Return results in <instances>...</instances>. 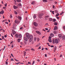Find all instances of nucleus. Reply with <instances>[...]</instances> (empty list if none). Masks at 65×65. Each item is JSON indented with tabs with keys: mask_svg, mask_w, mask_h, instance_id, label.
<instances>
[{
	"mask_svg": "<svg viewBox=\"0 0 65 65\" xmlns=\"http://www.w3.org/2000/svg\"><path fill=\"white\" fill-rule=\"evenodd\" d=\"M25 51H28L29 52V51H30V49H26L25 50Z\"/></svg>",
	"mask_w": 65,
	"mask_h": 65,
	"instance_id": "4be33fe9",
	"label": "nucleus"
},
{
	"mask_svg": "<svg viewBox=\"0 0 65 65\" xmlns=\"http://www.w3.org/2000/svg\"><path fill=\"white\" fill-rule=\"evenodd\" d=\"M48 25V23H46L45 24V26H47Z\"/></svg>",
	"mask_w": 65,
	"mask_h": 65,
	"instance_id": "864d4df0",
	"label": "nucleus"
},
{
	"mask_svg": "<svg viewBox=\"0 0 65 65\" xmlns=\"http://www.w3.org/2000/svg\"><path fill=\"white\" fill-rule=\"evenodd\" d=\"M37 40L38 41H39V40H40V39L39 38H38L37 39Z\"/></svg>",
	"mask_w": 65,
	"mask_h": 65,
	"instance_id": "c9c22d12",
	"label": "nucleus"
},
{
	"mask_svg": "<svg viewBox=\"0 0 65 65\" xmlns=\"http://www.w3.org/2000/svg\"><path fill=\"white\" fill-rule=\"evenodd\" d=\"M36 39H37L36 38V37L34 38V41H36Z\"/></svg>",
	"mask_w": 65,
	"mask_h": 65,
	"instance_id": "473e14b6",
	"label": "nucleus"
},
{
	"mask_svg": "<svg viewBox=\"0 0 65 65\" xmlns=\"http://www.w3.org/2000/svg\"><path fill=\"white\" fill-rule=\"evenodd\" d=\"M17 1L18 2H21V0H17Z\"/></svg>",
	"mask_w": 65,
	"mask_h": 65,
	"instance_id": "c756f323",
	"label": "nucleus"
},
{
	"mask_svg": "<svg viewBox=\"0 0 65 65\" xmlns=\"http://www.w3.org/2000/svg\"><path fill=\"white\" fill-rule=\"evenodd\" d=\"M14 13L15 14H17L18 13H17V12L16 11H15L14 12Z\"/></svg>",
	"mask_w": 65,
	"mask_h": 65,
	"instance_id": "ea45409f",
	"label": "nucleus"
},
{
	"mask_svg": "<svg viewBox=\"0 0 65 65\" xmlns=\"http://www.w3.org/2000/svg\"><path fill=\"white\" fill-rule=\"evenodd\" d=\"M62 55L61 54L60 56V57H62Z\"/></svg>",
	"mask_w": 65,
	"mask_h": 65,
	"instance_id": "774afa93",
	"label": "nucleus"
},
{
	"mask_svg": "<svg viewBox=\"0 0 65 65\" xmlns=\"http://www.w3.org/2000/svg\"><path fill=\"white\" fill-rule=\"evenodd\" d=\"M14 22L15 23H17V24H19L20 23V21L16 20Z\"/></svg>",
	"mask_w": 65,
	"mask_h": 65,
	"instance_id": "20e7f679",
	"label": "nucleus"
},
{
	"mask_svg": "<svg viewBox=\"0 0 65 65\" xmlns=\"http://www.w3.org/2000/svg\"><path fill=\"white\" fill-rule=\"evenodd\" d=\"M36 33H37V34H38L39 35H41V33H40V32L39 31L37 30L36 31Z\"/></svg>",
	"mask_w": 65,
	"mask_h": 65,
	"instance_id": "9d476101",
	"label": "nucleus"
},
{
	"mask_svg": "<svg viewBox=\"0 0 65 65\" xmlns=\"http://www.w3.org/2000/svg\"><path fill=\"white\" fill-rule=\"evenodd\" d=\"M31 37L29 39V42L30 43V42H32V40L33 39V36H31Z\"/></svg>",
	"mask_w": 65,
	"mask_h": 65,
	"instance_id": "7ed1b4c3",
	"label": "nucleus"
},
{
	"mask_svg": "<svg viewBox=\"0 0 65 65\" xmlns=\"http://www.w3.org/2000/svg\"><path fill=\"white\" fill-rule=\"evenodd\" d=\"M20 40H21V39H19L18 40V42H20Z\"/></svg>",
	"mask_w": 65,
	"mask_h": 65,
	"instance_id": "5701e85b",
	"label": "nucleus"
},
{
	"mask_svg": "<svg viewBox=\"0 0 65 65\" xmlns=\"http://www.w3.org/2000/svg\"><path fill=\"white\" fill-rule=\"evenodd\" d=\"M63 29H64V30H65V26H63Z\"/></svg>",
	"mask_w": 65,
	"mask_h": 65,
	"instance_id": "69168bd1",
	"label": "nucleus"
},
{
	"mask_svg": "<svg viewBox=\"0 0 65 65\" xmlns=\"http://www.w3.org/2000/svg\"><path fill=\"white\" fill-rule=\"evenodd\" d=\"M22 29H23V27H22L20 28V30L21 29L22 30Z\"/></svg>",
	"mask_w": 65,
	"mask_h": 65,
	"instance_id": "09e8293b",
	"label": "nucleus"
},
{
	"mask_svg": "<svg viewBox=\"0 0 65 65\" xmlns=\"http://www.w3.org/2000/svg\"><path fill=\"white\" fill-rule=\"evenodd\" d=\"M49 21L51 22V21H53V19H52V18H50L49 19Z\"/></svg>",
	"mask_w": 65,
	"mask_h": 65,
	"instance_id": "4468645a",
	"label": "nucleus"
},
{
	"mask_svg": "<svg viewBox=\"0 0 65 65\" xmlns=\"http://www.w3.org/2000/svg\"><path fill=\"white\" fill-rule=\"evenodd\" d=\"M23 39L25 40V41H28V38L26 37H24Z\"/></svg>",
	"mask_w": 65,
	"mask_h": 65,
	"instance_id": "423d86ee",
	"label": "nucleus"
},
{
	"mask_svg": "<svg viewBox=\"0 0 65 65\" xmlns=\"http://www.w3.org/2000/svg\"><path fill=\"white\" fill-rule=\"evenodd\" d=\"M49 15L46 16H45V18H49Z\"/></svg>",
	"mask_w": 65,
	"mask_h": 65,
	"instance_id": "2f4dec72",
	"label": "nucleus"
},
{
	"mask_svg": "<svg viewBox=\"0 0 65 65\" xmlns=\"http://www.w3.org/2000/svg\"><path fill=\"white\" fill-rule=\"evenodd\" d=\"M11 47H12L13 48V44L12 46H11Z\"/></svg>",
	"mask_w": 65,
	"mask_h": 65,
	"instance_id": "052dcab7",
	"label": "nucleus"
},
{
	"mask_svg": "<svg viewBox=\"0 0 65 65\" xmlns=\"http://www.w3.org/2000/svg\"><path fill=\"white\" fill-rule=\"evenodd\" d=\"M3 30V29H2V28L0 29V31H1V30Z\"/></svg>",
	"mask_w": 65,
	"mask_h": 65,
	"instance_id": "13d9d810",
	"label": "nucleus"
},
{
	"mask_svg": "<svg viewBox=\"0 0 65 65\" xmlns=\"http://www.w3.org/2000/svg\"><path fill=\"white\" fill-rule=\"evenodd\" d=\"M43 15V13H40L38 15V17L40 19H41Z\"/></svg>",
	"mask_w": 65,
	"mask_h": 65,
	"instance_id": "f03ea898",
	"label": "nucleus"
},
{
	"mask_svg": "<svg viewBox=\"0 0 65 65\" xmlns=\"http://www.w3.org/2000/svg\"><path fill=\"white\" fill-rule=\"evenodd\" d=\"M41 48V46H40L39 48H38V49H40Z\"/></svg>",
	"mask_w": 65,
	"mask_h": 65,
	"instance_id": "bf43d9fd",
	"label": "nucleus"
},
{
	"mask_svg": "<svg viewBox=\"0 0 65 65\" xmlns=\"http://www.w3.org/2000/svg\"><path fill=\"white\" fill-rule=\"evenodd\" d=\"M15 37H17V38H18V34H16L15 35Z\"/></svg>",
	"mask_w": 65,
	"mask_h": 65,
	"instance_id": "c85d7f7f",
	"label": "nucleus"
},
{
	"mask_svg": "<svg viewBox=\"0 0 65 65\" xmlns=\"http://www.w3.org/2000/svg\"><path fill=\"white\" fill-rule=\"evenodd\" d=\"M56 18H57V19L58 20H59V18H60V17H56Z\"/></svg>",
	"mask_w": 65,
	"mask_h": 65,
	"instance_id": "49530a36",
	"label": "nucleus"
},
{
	"mask_svg": "<svg viewBox=\"0 0 65 65\" xmlns=\"http://www.w3.org/2000/svg\"><path fill=\"white\" fill-rule=\"evenodd\" d=\"M57 29H58V28H57V26H55L54 28V30H57Z\"/></svg>",
	"mask_w": 65,
	"mask_h": 65,
	"instance_id": "f8f14e48",
	"label": "nucleus"
},
{
	"mask_svg": "<svg viewBox=\"0 0 65 65\" xmlns=\"http://www.w3.org/2000/svg\"><path fill=\"white\" fill-rule=\"evenodd\" d=\"M48 38L49 39H51V38H52V37H51L50 36H49Z\"/></svg>",
	"mask_w": 65,
	"mask_h": 65,
	"instance_id": "a19ab883",
	"label": "nucleus"
},
{
	"mask_svg": "<svg viewBox=\"0 0 65 65\" xmlns=\"http://www.w3.org/2000/svg\"><path fill=\"white\" fill-rule=\"evenodd\" d=\"M8 62L7 61H6V65H7Z\"/></svg>",
	"mask_w": 65,
	"mask_h": 65,
	"instance_id": "a18cd8bd",
	"label": "nucleus"
},
{
	"mask_svg": "<svg viewBox=\"0 0 65 65\" xmlns=\"http://www.w3.org/2000/svg\"><path fill=\"white\" fill-rule=\"evenodd\" d=\"M12 31L13 34V35H14V34L16 33V32L14 31V29H12Z\"/></svg>",
	"mask_w": 65,
	"mask_h": 65,
	"instance_id": "6e6552de",
	"label": "nucleus"
},
{
	"mask_svg": "<svg viewBox=\"0 0 65 65\" xmlns=\"http://www.w3.org/2000/svg\"><path fill=\"white\" fill-rule=\"evenodd\" d=\"M57 50V48H56V47L55 46V47H54V50Z\"/></svg>",
	"mask_w": 65,
	"mask_h": 65,
	"instance_id": "37998d69",
	"label": "nucleus"
},
{
	"mask_svg": "<svg viewBox=\"0 0 65 65\" xmlns=\"http://www.w3.org/2000/svg\"><path fill=\"white\" fill-rule=\"evenodd\" d=\"M54 3H55V4H57V2H54Z\"/></svg>",
	"mask_w": 65,
	"mask_h": 65,
	"instance_id": "0e129e2a",
	"label": "nucleus"
},
{
	"mask_svg": "<svg viewBox=\"0 0 65 65\" xmlns=\"http://www.w3.org/2000/svg\"><path fill=\"white\" fill-rule=\"evenodd\" d=\"M2 39H4V37L3 36H2Z\"/></svg>",
	"mask_w": 65,
	"mask_h": 65,
	"instance_id": "e2e57ef3",
	"label": "nucleus"
},
{
	"mask_svg": "<svg viewBox=\"0 0 65 65\" xmlns=\"http://www.w3.org/2000/svg\"><path fill=\"white\" fill-rule=\"evenodd\" d=\"M18 18L19 19V20H21V19H22V17L20 16H19L18 17Z\"/></svg>",
	"mask_w": 65,
	"mask_h": 65,
	"instance_id": "f3484780",
	"label": "nucleus"
},
{
	"mask_svg": "<svg viewBox=\"0 0 65 65\" xmlns=\"http://www.w3.org/2000/svg\"><path fill=\"white\" fill-rule=\"evenodd\" d=\"M26 41H24V43L25 44H27V43Z\"/></svg>",
	"mask_w": 65,
	"mask_h": 65,
	"instance_id": "79ce46f5",
	"label": "nucleus"
},
{
	"mask_svg": "<svg viewBox=\"0 0 65 65\" xmlns=\"http://www.w3.org/2000/svg\"><path fill=\"white\" fill-rule=\"evenodd\" d=\"M4 37H5V38H6V37H7V36H6V35H5L4 36Z\"/></svg>",
	"mask_w": 65,
	"mask_h": 65,
	"instance_id": "338daca9",
	"label": "nucleus"
},
{
	"mask_svg": "<svg viewBox=\"0 0 65 65\" xmlns=\"http://www.w3.org/2000/svg\"><path fill=\"white\" fill-rule=\"evenodd\" d=\"M54 12H55L54 11H52V13L53 14H54Z\"/></svg>",
	"mask_w": 65,
	"mask_h": 65,
	"instance_id": "5fc2aeb1",
	"label": "nucleus"
},
{
	"mask_svg": "<svg viewBox=\"0 0 65 65\" xmlns=\"http://www.w3.org/2000/svg\"><path fill=\"white\" fill-rule=\"evenodd\" d=\"M24 56H26V52L25 51H24Z\"/></svg>",
	"mask_w": 65,
	"mask_h": 65,
	"instance_id": "2eb2a0df",
	"label": "nucleus"
},
{
	"mask_svg": "<svg viewBox=\"0 0 65 65\" xmlns=\"http://www.w3.org/2000/svg\"><path fill=\"white\" fill-rule=\"evenodd\" d=\"M43 2H47V0H43Z\"/></svg>",
	"mask_w": 65,
	"mask_h": 65,
	"instance_id": "7c9ffc66",
	"label": "nucleus"
},
{
	"mask_svg": "<svg viewBox=\"0 0 65 65\" xmlns=\"http://www.w3.org/2000/svg\"><path fill=\"white\" fill-rule=\"evenodd\" d=\"M11 55L12 57H14V56H13V54L12 53L11 54Z\"/></svg>",
	"mask_w": 65,
	"mask_h": 65,
	"instance_id": "de8ad7c7",
	"label": "nucleus"
},
{
	"mask_svg": "<svg viewBox=\"0 0 65 65\" xmlns=\"http://www.w3.org/2000/svg\"><path fill=\"white\" fill-rule=\"evenodd\" d=\"M28 64H31V63H30V62H28Z\"/></svg>",
	"mask_w": 65,
	"mask_h": 65,
	"instance_id": "6e6d98bb",
	"label": "nucleus"
},
{
	"mask_svg": "<svg viewBox=\"0 0 65 65\" xmlns=\"http://www.w3.org/2000/svg\"><path fill=\"white\" fill-rule=\"evenodd\" d=\"M31 36H32V35H30L28 33H27L26 34V36L28 39H30V38L31 37Z\"/></svg>",
	"mask_w": 65,
	"mask_h": 65,
	"instance_id": "f257e3e1",
	"label": "nucleus"
},
{
	"mask_svg": "<svg viewBox=\"0 0 65 65\" xmlns=\"http://www.w3.org/2000/svg\"><path fill=\"white\" fill-rule=\"evenodd\" d=\"M5 23L6 24H8V22H5Z\"/></svg>",
	"mask_w": 65,
	"mask_h": 65,
	"instance_id": "3c124183",
	"label": "nucleus"
},
{
	"mask_svg": "<svg viewBox=\"0 0 65 65\" xmlns=\"http://www.w3.org/2000/svg\"><path fill=\"white\" fill-rule=\"evenodd\" d=\"M50 36H51V37H53V36H54V34H50Z\"/></svg>",
	"mask_w": 65,
	"mask_h": 65,
	"instance_id": "dca6fc26",
	"label": "nucleus"
},
{
	"mask_svg": "<svg viewBox=\"0 0 65 65\" xmlns=\"http://www.w3.org/2000/svg\"><path fill=\"white\" fill-rule=\"evenodd\" d=\"M13 26L14 27H15L16 26V24L15 23H14L13 24Z\"/></svg>",
	"mask_w": 65,
	"mask_h": 65,
	"instance_id": "72a5a7b5",
	"label": "nucleus"
},
{
	"mask_svg": "<svg viewBox=\"0 0 65 65\" xmlns=\"http://www.w3.org/2000/svg\"><path fill=\"white\" fill-rule=\"evenodd\" d=\"M40 43H39L37 45H36V47H38V46H39V45H40Z\"/></svg>",
	"mask_w": 65,
	"mask_h": 65,
	"instance_id": "bb28decb",
	"label": "nucleus"
},
{
	"mask_svg": "<svg viewBox=\"0 0 65 65\" xmlns=\"http://www.w3.org/2000/svg\"><path fill=\"white\" fill-rule=\"evenodd\" d=\"M5 7H6L7 6V3H6L5 4Z\"/></svg>",
	"mask_w": 65,
	"mask_h": 65,
	"instance_id": "603ef678",
	"label": "nucleus"
},
{
	"mask_svg": "<svg viewBox=\"0 0 65 65\" xmlns=\"http://www.w3.org/2000/svg\"><path fill=\"white\" fill-rule=\"evenodd\" d=\"M18 6H22V4H21L19 3L18 5Z\"/></svg>",
	"mask_w": 65,
	"mask_h": 65,
	"instance_id": "a878e982",
	"label": "nucleus"
},
{
	"mask_svg": "<svg viewBox=\"0 0 65 65\" xmlns=\"http://www.w3.org/2000/svg\"><path fill=\"white\" fill-rule=\"evenodd\" d=\"M33 18L34 19H36V15L34 14L33 17Z\"/></svg>",
	"mask_w": 65,
	"mask_h": 65,
	"instance_id": "a211bd4d",
	"label": "nucleus"
},
{
	"mask_svg": "<svg viewBox=\"0 0 65 65\" xmlns=\"http://www.w3.org/2000/svg\"><path fill=\"white\" fill-rule=\"evenodd\" d=\"M18 37L19 38H21L22 37V35L21 34L19 35L18 36Z\"/></svg>",
	"mask_w": 65,
	"mask_h": 65,
	"instance_id": "ddd939ff",
	"label": "nucleus"
},
{
	"mask_svg": "<svg viewBox=\"0 0 65 65\" xmlns=\"http://www.w3.org/2000/svg\"><path fill=\"white\" fill-rule=\"evenodd\" d=\"M51 47H54V46L52 45L51 46Z\"/></svg>",
	"mask_w": 65,
	"mask_h": 65,
	"instance_id": "4d7b16f0",
	"label": "nucleus"
},
{
	"mask_svg": "<svg viewBox=\"0 0 65 65\" xmlns=\"http://www.w3.org/2000/svg\"><path fill=\"white\" fill-rule=\"evenodd\" d=\"M31 4H35V2H33L31 3Z\"/></svg>",
	"mask_w": 65,
	"mask_h": 65,
	"instance_id": "f704fd0d",
	"label": "nucleus"
},
{
	"mask_svg": "<svg viewBox=\"0 0 65 65\" xmlns=\"http://www.w3.org/2000/svg\"><path fill=\"white\" fill-rule=\"evenodd\" d=\"M35 63V61H34L32 63V65H34V63Z\"/></svg>",
	"mask_w": 65,
	"mask_h": 65,
	"instance_id": "58836bf2",
	"label": "nucleus"
},
{
	"mask_svg": "<svg viewBox=\"0 0 65 65\" xmlns=\"http://www.w3.org/2000/svg\"><path fill=\"white\" fill-rule=\"evenodd\" d=\"M56 20L55 19H53V22H56Z\"/></svg>",
	"mask_w": 65,
	"mask_h": 65,
	"instance_id": "b1692460",
	"label": "nucleus"
},
{
	"mask_svg": "<svg viewBox=\"0 0 65 65\" xmlns=\"http://www.w3.org/2000/svg\"><path fill=\"white\" fill-rule=\"evenodd\" d=\"M13 7L14 9H17V8H18V7L14 5L13 6Z\"/></svg>",
	"mask_w": 65,
	"mask_h": 65,
	"instance_id": "9b49d317",
	"label": "nucleus"
},
{
	"mask_svg": "<svg viewBox=\"0 0 65 65\" xmlns=\"http://www.w3.org/2000/svg\"><path fill=\"white\" fill-rule=\"evenodd\" d=\"M62 39H63V40H65V36H63Z\"/></svg>",
	"mask_w": 65,
	"mask_h": 65,
	"instance_id": "412c9836",
	"label": "nucleus"
},
{
	"mask_svg": "<svg viewBox=\"0 0 65 65\" xmlns=\"http://www.w3.org/2000/svg\"><path fill=\"white\" fill-rule=\"evenodd\" d=\"M12 18V16L11 15V14L10 16V18Z\"/></svg>",
	"mask_w": 65,
	"mask_h": 65,
	"instance_id": "c03bdc74",
	"label": "nucleus"
},
{
	"mask_svg": "<svg viewBox=\"0 0 65 65\" xmlns=\"http://www.w3.org/2000/svg\"><path fill=\"white\" fill-rule=\"evenodd\" d=\"M57 24H58V23H57L56 22H55L54 23V25H56V26L57 25Z\"/></svg>",
	"mask_w": 65,
	"mask_h": 65,
	"instance_id": "393cba45",
	"label": "nucleus"
},
{
	"mask_svg": "<svg viewBox=\"0 0 65 65\" xmlns=\"http://www.w3.org/2000/svg\"><path fill=\"white\" fill-rule=\"evenodd\" d=\"M34 25L35 27H37L38 25V24L37 23L35 22L34 23Z\"/></svg>",
	"mask_w": 65,
	"mask_h": 65,
	"instance_id": "0eeeda50",
	"label": "nucleus"
},
{
	"mask_svg": "<svg viewBox=\"0 0 65 65\" xmlns=\"http://www.w3.org/2000/svg\"><path fill=\"white\" fill-rule=\"evenodd\" d=\"M55 13H58V11L57 10H55Z\"/></svg>",
	"mask_w": 65,
	"mask_h": 65,
	"instance_id": "e433bc0d",
	"label": "nucleus"
},
{
	"mask_svg": "<svg viewBox=\"0 0 65 65\" xmlns=\"http://www.w3.org/2000/svg\"><path fill=\"white\" fill-rule=\"evenodd\" d=\"M58 36L59 38H62V35L61 34H59L58 35Z\"/></svg>",
	"mask_w": 65,
	"mask_h": 65,
	"instance_id": "39448f33",
	"label": "nucleus"
},
{
	"mask_svg": "<svg viewBox=\"0 0 65 65\" xmlns=\"http://www.w3.org/2000/svg\"><path fill=\"white\" fill-rule=\"evenodd\" d=\"M55 42L56 43H58L59 41H58V40L57 39H56L55 40Z\"/></svg>",
	"mask_w": 65,
	"mask_h": 65,
	"instance_id": "1a4fd4ad",
	"label": "nucleus"
},
{
	"mask_svg": "<svg viewBox=\"0 0 65 65\" xmlns=\"http://www.w3.org/2000/svg\"><path fill=\"white\" fill-rule=\"evenodd\" d=\"M11 61H13V58H12L10 59Z\"/></svg>",
	"mask_w": 65,
	"mask_h": 65,
	"instance_id": "8fccbe9b",
	"label": "nucleus"
},
{
	"mask_svg": "<svg viewBox=\"0 0 65 65\" xmlns=\"http://www.w3.org/2000/svg\"><path fill=\"white\" fill-rule=\"evenodd\" d=\"M53 33L54 34H56V33H57V31H53Z\"/></svg>",
	"mask_w": 65,
	"mask_h": 65,
	"instance_id": "cd10ccee",
	"label": "nucleus"
},
{
	"mask_svg": "<svg viewBox=\"0 0 65 65\" xmlns=\"http://www.w3.org/2000/svg\"><path fill=\"white\" fill-rule=\"evenodd\" d=\"M48 41L49 42H52V40L51 39H48Z\"/></svg>",
	"mask_w": 65,
	"mask_h": 65,
	"instance_id": "6ab92c4d",
	"label": "nucleus"
},
{
	"mask_svg": "<svg viewBox=\"0 0 65 65\" xmlns=\"http://www.w3.org/2000/svg\"><path fill=\"white\" fill-rule=\"evenodd\" d=\"M14 59H15V61H19V60H17L15 59V58H14Z\"/></svg>",
	"mask_w": 65,
	"mask_h": 65,
	"instance_id": "680f3d73",
	"label": "nucleus"
},
{
	"mask_svg": "<svg viewBox=\"0 0 65 65\" xmlns=\"http://www.w3.org/2000/svg\"><path fill=\"white\" fill-rule=\"evenodd\" d=\"M20 63H21V62H19L18 63H16V64H17V65H19Z\"/></svg>",
	"mask_w": 65,
	"mask_h": 65,
	"instance_id": "4c0bfd02",
	"label": "nucleus"
},
{
	"mask_svg": "<svg viewBox=\"0 0 65 65\" xmlns=\"http://www.w3.org/2000/svg\"><path fill=\"white\" fill-rule=\"evenodd\" d=\"M59 15V13H57L56 15L55 16V17H58Z\"/></svg>",
	"mask_w": 65,
	"mask_h": 65,
	"instance_id": "aec40b11",
	"label": "nucleus"
}]
</instances>
